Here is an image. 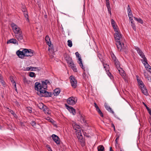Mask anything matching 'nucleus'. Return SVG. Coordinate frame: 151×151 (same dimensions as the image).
Wrapping results in <instances>:
<instances>
[{"label": "nucleus", "mask_w": 151, "mask_h": 151, "mask_svg": "<svg viewBox=\"0 0 151 151\" xmlns=\"http://www.w3.org/2000/svg\"><path fill=\"white\" fill-rule=\"evenodd\" d=\"M134 49L136 50L137 53L141 58L143 57H145V55L144 54V53L139 48L137 47H135Z\"/></svg>", "instance_id": "2eb2a0df"}, {"label": "nucleus", "mask_w": 151, "mask_h": 151, "mask_svg": "<svg viewBox=\"0 0 151 151\" xmlns=\"http://www.w3.org/2000/svg\"><path fill=\"white\" fill-rule=\"evenodd\" d=\"M7 109H9L8 111L11 113V114H12L14 117H15V116H16V114H15L14 112L13 111L11 110L10 109H9L8 108Z\"/></svg>", "instance_id": "4c0bfd02"}, {"label": "nucleus", "mask_w": 151, "mask_h": 151, "mask_svg": "<svg viewBox=\"0 0 151 151\" xmlns=\"http://www.w3.org/2000/svg\"><path fill=\"white\" fill-rule=\"evenodd\" d=\"M12 43L13 44H17L18 43V41L16 39L12 38L10 39L7 42V44Z\"/></svg>", "instance_id": "a211bd4d"}, {"label": "nucleus", "mask_w": 151, "mask_h": 151, "mask_svg": "<svg viewBox=\"0 0 151 151\" xmlns=\"http://www.w3.org/2000/svg\"><path fill=\"white\" fill-rule=\"evenodd\" d=\"M15 104L18 107H19L20 106V104L17 101H16L14 102Z\"/></svg>", "instance_id": "a18cd8bd"}, {"label": "nucleus", "mask_w": 151, "mask_h": 151, "mask_svg": "<svg viewBox=\"0 0 151 151\" xmlns=\"http://www.w3.org/2000/svg\"><path fill=\"white\" fill-rule=\"evenodd\" d=\"M149 72L151 73V67L149 68Z\"/></svg>", "instance_id": "774afa93"}, {"label": "nucleus", "mask_w": 151, "mask_h": 151, "mask_svg": "<svg viewBox=\"0 0 151 151\" xmlns=\"http://www.w3.org/2000/svg\"><path fill=\"white\" fill-rule=\"evenodd\" d=\"M26 69L27 70V71L31 70L35 71L36 70H40V69L36 67H32V66L26 68Z\"/></svg>", "instance_id": "f3484780"}, {"label": "nucleus", "mask_w": 151, "mask_h": 151, "mask_svg": "<svg viewBox=\"0 0 151 151\" xmlns=\"http://www.w3.org/2000/svg\"><path fill=\"white\" fill-rule=\"evenodd\" d=\"M77 137L79 141L81 142V145L82 146L84 145V144L83 143V136L81 134H80V135L77 136Z\"/></svg>", "instance_id": "412c9836"}, {"label": "nucleus", "mask_w": 151, "mask_h": 151, "mask_svg": "<svg viewBox=\"0 0 151 151\" xmlns=\"http://www.w3.org/2000/svg\"><path fill=\"white\" fill-rule=\"evenodd\" d=\"M106 74H107L108 76L109 77H111V73L109 72V70L107 71H106Z\"/></svg>", "instance_id": "864d4df0"}, {"label": "nucleus", "mask_w": 151, "mask_h": 151, "mask_svg": "<svg viewBox=\"0 0 151 151\" xmlns=\"http://www.w3.org/2000/svg\"><path fill=\"white\" fill-rule=\"evenodd\" d=\"M103 66L104 68L105 69V70L106 71H109V65L107 64H103Z\"/></svg>", "instance_id": "473e14b6"}, {"label": "nucleus", "mask_w": 151, "mask_h": 151, "mask_svg": "<svg viewBox=\"0 0 151 151\" xmlns=\"http://www.w3.org/2000/svg\"><path fill=\"white\" fill-rule=\"evenodd\" d=\"M142 93L145 95H148V93L147 89H146L145 85L143 86H142L140 87Z\"/></svg>", "instance_id": "dca6fc26"}, {"label": "nucleus", "mask_w": 151, "mask_h": 151, "mask_svg": "<svg viewBox=\"0 0 151 151\" xmlns=\"http://www.w3.org/2000/svg\"><path fill=\"white\" fill-rule=\"evenodd\" d=\"M147 79L149 81L151 82V77L150 76Z\"/></svg>", "instance_id": "e2e57ef3"}, {"label": "nucleus", "mask_w": 151, "mask_h": 151, "mask_svg": "<svg viewBox=\"0 0 151 151\" xmlns=\"http://www.w3.org/2000/svg\"><path fill=\"white\" fill-rule=\"evenodd\" d=\"M131 21V26L132 28L135 31L136 30V26L134 23V22L132 20H130Z\"/></svg>", "instance_id": "393cba45"}, {"label": "nucleus", "mask_w": 151, "mask_h": 151, "mask_svg": "<svg viewBox=\"0 0 151 151\" xmlns=\"http://www.w3.org/2000/svg\"><path fill=\"white\" fill-rule=\"evenodd\" d=\"M52 137L53 141L57 145L60 144V139L58 136L55 134H53L52 135Z\"/></svg>", "instance_id": "f8f14e48"}, {"label": "nucleus", "mask_w": 151, "mask_h": 151, "mask_svg": "<svg viewBox=\"0 0 151 151\" xmlns=\"http://www.w3.org/2000/svg\"><path fill=\"white\" fill-rule=\"evenodd\" d=\"M11 26L14 35L22 32L20 28L15 24L14 23L12 24Z\"/></svg>", "instance_id": "20e7f679"}, {"label": "nucleus", "mask_w": 151, "mask_h": 151, "mask_svg": "<svg viewBox=\"0 0 151 151\" xmlns=\"http://www.w3.org/2000/svg\"><path fill=\"white\" fill-rule=\"evenodd\" d=\"M98 57H99V58L100 59V60H101V59L102 58V55L100 54H98Z\"/></svg>", "instance_id": "13d9d810"}, {"label": "nucleus", "mask_w": 151, "mask_h": 151, "mask_svg": "<svg viewBox=\"0 0 151 151\" xmlns=\"http://www.w3.org/2000/svg\"><path fill=\"white\" fill-rule=\"evenodd\" d=\"M27 109L28 111L29 112L31 113L32 112V108L30 107H27Z\"/></svg>", "instance_id": "c03bdc74"}, {"label": "nucleus", "mask_w": 151, "mask_h": 151, "mask_svg": "<svg viewBox=\"0 0 151 151\" xmlns=\"http://www.w3.org/2000/svg\"><path fill=\"white\" fill-rule=\"evenodd\" d=\"M48 108H47V107L45 105L43 108V109H42V110L44 112Z\"/></svg>", "instance_id": "6e6d98bb"}, {"label": "nucleus", "mask_w": 151, "mask_h": 151, "mask_svg": "<svg viewBox=\"0 0 151 151\" xmlns=\"http://www.w3.org/2000/svg\"><path fill=\"white\" fill-rule=\"evenodd\" d=\"M45 105H44L42 103H40L38 105V106L39 108L41 109H43V108L44 106Z\"/></svg>", "instance_id": "58836bf2"}, {"label": "nucleus", "mask_w": 151, "mask_h": 151, "mask_svg": "<svg viewBox=\"0 0 151 151\" xmlns=\"http://www.w3.org/2000/svg\"><path fill=\"white\" fill-rule=\"evenodd\" d=\"M117 69L118 70L120 75L122 76L124 80L126 81V79H125L126 74L124 71L121 67Z\"/></svg>", "instance_id": "4468645a"}, {"label": "nucleus", "mask_w": 151, "mask_h": 151, "mask_svg": "<svg viewBox=\"0 0 151 151\" xmlns=\"http://www.w3.org/2000/svg\"><path fill=\"white\" fill-rule=\"evenodd\" d=\"M131 12H132V11L130 7V6L129 5H128L127 7V12L128 13H129Z\"/></svg>", "instance_id": "09e8293b"}, {"label": "nucleus", "mask_w": 151, "mask_h": 151, "mask_svg": "<svg viewBox=\"0 0 151 151\" xmlns=\"http://www.w3.org/2000/svg\"><path fill=\"white\" fill-rule=\"evenodd\" d=\"M83 73V78L85 79V81H87L88 79L89 76V74L88 70H86L84 69L85 68L84 67Z\"/></svg>", "instance_id": "9b49d317"}, {"label": "nucleus", "mask_w": 151, "mask_h": 151, "mask_svg": "<svg viewBox=\"0 0 151 151\" xmlns=\"http://www.w3.org/2000/svg\"><path fill=\"white\" fill-rule=\"evenodd\" d=\"M105 108L108 111L112 113L113 114L114 113V112L111 109V108H110L109 106L107 105V104H105Z\"/></svg>", "instance_id": "b1692460"}, {"label": "nucleus", "mask_w": 151, "mask_h": 151, "mask_svg": "<svg viewBox=\"0 0 151 151\" xmlns=\"http://www.w3.org/2000/svg\"><path fill=\"white\" fill-rule=\"evenodd\" d=\"M43 82L45 83H46V85H47V83H50V82H49V81L48 80H45V81H42V85H41L40 84V87H42V84H43Z\"/></svg>", "instance_id": "79ce46f5"}, {"label": "nucleus", "mask_w": 151, "mask_h": 151, "mask_svg": "<svg viewBox=\"0 0 151 151\" xmlns=\"http://www.w3.org/2000/svg\"><path fill=\"white\" fill-rule=\"evenodd\" d=\"M146 109L148 111L149 114L150 115H151V109H149V108L147 106H146Z\"/></svg>", "instance_id": "a19ab883"}, {"label": "nucleus", "mask_w": 151, "mask_h": 151, "mask_svg": "<svg viewBox=\"0 0 151 151\" xmlns=\"http://www.w3.org/2000/svg\"><path fill=\"white\" fill-rule=\"evenodd\" d=\"M77 98L76 97L71 96L68 99L67 102L69 105H73L77 103Z\"/></svg>", "instance_id": "7ed1b4c3"}, {"label": "nucleus", "mask_w": 151, "mask_h": 151, "mask_svg": "<svg viewBox=\"0 0 151 151\" xmlns=\"http://www.w3.org/2000/svg\"><path fill=\"white\" fill-rule=\"evenodd\" d=\"M66 60L67 61V63L69 64L70 66L73 70V71L75 72H77V69L75 65L73 63V61L71 60H70V59L69 60H68L67 59H66Z\"/></svg>", "instance_id": "6e6552de"}, {"label": "nucleus", "mask_w": 151, "mask_h": 151, "mask_svg": "<svg viewBox=\"0 0 151 151\" xmlns=\"http://www.w3.org/2000/svg\"><path fill=\"white\" fill-rule=\"evenodd\" d=\"M137 81L140 88L144 86V85L143 82L140 79H137Z\"/></svg>", "instance_id": "a878e982"}, {"label": "nucleus", "mask_w": 151, "mask_h": 151, "mask_svg": "<svg viewBox=\"0 0 151 151\" xmlns=\"http://www.w3.org/2000/svg\"><path fill=\"white\" fill-rule=\"evenodd\" d=\"M66 108L68 110L70 113H72L73 115L76 114V111L75 109L72 106H69L66 104H65Z\"/></svg>", "instance_id": "ddd939ff"}, {"label": "nucleus", "mask_w": 151, "mask_h": 151, "mask_svg": "<svg viewBox=\"0 0 151 151\" xmlns=\"http://www.w3.org/2000/svg\"><path fill=\"white\" fill-rule=\"evenodd\" d=\"M66 59H67L68 60H69L70 59V60H72L71 58H70L69 56H68V57H66L65 58V60H66Z\"/></svg>", "instance_id": "052dcab7"}, {"label": "nucleus", "mask_w": 151, "mask_h": 151, "mask_svg": "<svg viewBox=\"0 0 151 151\" xmlns=\"http://www.w3.org/2000/svg\"><path fill=\"white\" fill-rule=\"evenodd\" d=\"M97 108L96 109V111H98L99 114L100 115V116L103 117H104V115L102 113V112L101 111V110L98 107H97Z\"/></svg>", "instance_id": "c85d7f7f"}, {"label": "nucleus", "mask_w": 151, "mask_h": 151, "mask_svg": "<svg viewBox=\"0 0 151 151\" xmlns=\"http://www.w3.org/2000/svg\"><path fill=\"white\" fill-rule=\"evenodd\" d=\"M144 74L145 78L147 79L150 77L149 75L146 72H145Z\"/></svg>", "instance_id": "3c124183"}, {"label": "nucleus", "mask_w": 151, "mask_h": 151, "mask_svg": "<svg viewBox=\"0 0 151 151\" xmlns=\"http://www.w3.org/2000/svg\"><path fill=\"white\" fill-rule=\"evenodd\" d=\"M114 62L115 63V66L117 69H118L119 68H120V63L119 61L117 59L114 60Z\"/></svg>", "instance_id": "4be33fe9"}, {"label": "nucleus", "mask_w": 151, "mask_h": 151, "mask_svg": "<svg viewBox=\"0 0 151 151\" xmlns=\"http://www.w3.org/2000/svg\"><path fill=\"white\" fill-rule=\"evenodd\" d=\"M22 11L23 12L24 17L26 19L27 21L29 22V16L27 10L26 9H24V10H23Z\"/></svg>", "instance_id": "aec40b11"}, {"label": "nucleus", "mask_w": 151, "mask_h": 151, "mask_svg": "<svg viewBox=\"0 0 151 151\" xmlns=\"http://www.w3.org/2000/svg\"><path fill=\"white\" fill-rule=\"evenodd\" d=\"M128 14L129 20H132V17L133 15L132 13V12L128 13Z\"/></svg>", "instance_id": "f704fd0d"}, {"label": "nucleus", "mask_w": 151, "mask_h": 151, "mask_svg": "<svg viewBox=\"0 0 151 151\" xmlns=\"http://www.w3.org/2000/svg\"><path fill=\"white\" fill-rule=\"evenodd\" d=\"M134 19L136 20L138 22L142 24L143 23V21L142 20V19L140 18H138L136 17H134Z\"/></svg>", "instance_id": "bb28decb"}, {"label": "nucleus", "mask_w": 151, "mask_h": 151, "mask_svg": "<svg viewBox=\"0 0 151 151\" xmlns=\"http://www.w3.org/2000/svg\"><path fill=\"white\" fill-rule=\"evenodd\" d=\"M70 79L71 86L73 88H76L77 86V81L75 78L72 75L70 76Z\"/></svg>", "instance_id": "39448f33"}, {"label": "nucleus", "mask_w": 151, "mask_h": 151, "mask_svg": "<svg viewBox=\"0 0 151 151\" xmlns=\"http://www.w3.org/2000/svg\"><path fill=\"white\" fill-rule=\"evenodd\" d=\"M111 126L112 127H113L114 130H115V126L113 124H111Z\"/></svg>", "instance_id": "0e129e2a"}, {"label": "nucleus", "mask_w": 151, "mask_h": 151, "mask_svg": "<svg viewBox=\"0 0 151 151\" xmlns=\"http://www.w3.org/2000/svg\"><path fill=\"white\" fill-rule=\"evenodd\" d=\"M75 54L76 57L78 58V63L79 64L80 66L81 67V68L82 69H84V67L83 64L81 57L80 55L79 54L78 52H76Z\"/></svg>", "instance_id": "1a4fd4ad"}, {"label": "nucleus", "mask_w": 151, "mask_h": 151, "mask_svg": "<svg viewBox=\"0 0 151 151\" xmlns=\"http://www.w3.org/2000/svg\"><path fill=\"white\" fill-rule=\"evenodd\" d=\"M115 33L114 34V37L116 42V45L118 50L122 51L126 48V46H124V39L122 38V35L119 29L117 28V26L115 24L112 26Z\"/></svg>", "instance_id": "f257e3e1"}, {"label": "nucleus", "mask_w": 151, "mask_h": 151, "mask_svg": "<svg viewBox=\"0 0 151 151\" xmlns=\"http://www.w3.org/2000/svg\"><path fill=\"white\" fill-rule=\"evenodd\" d=\"M106 6L107 8H110V3L109 1L106 2Z\"/></svg>", "instance_id": "8fccbe9b"}, {"label": "nucleus", "mask_w": 151, "mask_h": 151, "mask_svg": "<svg viewBox=\"0 0 151 151\" xmlns=\"http://www.w3.org/2000/svg\"><path fill=\"white\" fill-rule=\"evenodd\" d=\"M120 135H121L120 134H119L116 135V137H117L116 138L119 139V137L120 136Z\"/></svg>", "instance_id": "680f3d73"}, {"label": "nucleus", "mask_w": 151, "mask_h": 151, "mask_svg": "<svg viewBox=\"0 0 151 151\" xmlns=\"http://www.w3.org/2000/svg\"><path fill=\"white\" fill-rule=\"evenodd\" d=\"M47 120H50L51 122H52L51 120H52V119H51V118H50V117H47Z\"/></svg>", "instance_id": "69168bd1"}, {"label": "nucleus", "mask_w": 151, "mask_h": 151, "mask_svg": "<svg viewBox=\"0 0 151 151\" xmlns=\"http://www.w3.org/2000/svg\"><path fill=\"white\" fill-rule=\"evenodd\" d=\"M118 139L116 138V139L115 140V146H117V145L118 144V141L117 140Z\"/></svg>", "instance_id": "bf43d9fd"}, {"label": "nucleus", "mask_w": 151, "mask_h": 151, "mask_svg": "<svg viewBox=\"0 0 151 151\" xmlns=\"http://www.w3.org/2000/svg\"><path fill=\"white\" fill-rule=\"evenodd\" d=\"M145 68H148L149 69V68H150V66L149 65V64L147 63V64H146L145 65H144Z\"/></svg>", "instance_id": "603ef678"}, {"label": "nucleus", "mask_w": 151, "mask_h": 151, "mask_svg": "<svg viewBox=\"0 0 151 151\" xmlns=\"http://www.w3.org/2000/svg\"><path fill=\"white\" fill-rule=\"evenodd\" d=\"M111 24L112 26L114 25H115L116 24L115 22L113 19H111Z\"/></svg>", "instance_id": "de8ad7c7"}, {"label": "nucleus", "mask_w": 151, "mask_h": 151, "mask_svg": "<svg viewBox=\"0 0 151 151\" xmlns=\"http://www.w3.org/2000/svg\"><path fill=\"white\" fill-rule=\"evenodd\" d=\"M15 37L19 42L24 40V36L22 32L14 35Z\"/></svg>", "instance_id": "9d476101"}, {"label": "nucleus", "mask_w": 151, "mask_h": 151, "mask_svg": "<svg viewBox=\"0 0 151 151\" xmlns=\"http://www.w3.org/2000/svg\"><path fill=\"white\" fill-rule=\"evenodd\" d=\"M23 82L25 83H28V81L27 79L26 78L24 77L23 78Z\"/></svg>", "instance_id": "37998d69"}, {"label": "nucleus", "mask_w": 151, "mask_h": 151, "mask_svg": "<svg viewBox=\"0 0 151 151\" xmlns=\"http://www.w3.org/2000/svg\"><path fill=\"white\" fill-rule=\"evenodd\" d=\"M95 106L96 108V109H97V107H98L96 104V103H94Z\"/></svg>", "instance_id": "338daca9"}, {"label": "nucleus", "mask_w": 151, "mask_h": 151, "mask_svg": "<svg viewBox=\"0 0 151 151\" xmlns=\"http://www.w3.org/2000/svg\"><path fill=\"white\" fill-rule=\"evenodd\" d=\"M32 125V126L35 128H36V125L35 122L34 121H32L30 123Z\"/></svg>", "instance_id": "72a5a7b5"}, {"label": "nucleus", "mask_w": 151, "mask_h": 151, "mask_svg": "<svg viewBox=\"0 0 151 151\" xmlns=\"http://www.w3.org/2000/svg\"><path fill=\"white\" fill-rule=\"evenodd\" d=\"M24 50L25 54V56L26 57H32L33 56L34 54V50L30 49H24Z\"/></svg>", "instance_id": "423d86ee"}, {"label": "nucleus", "mask_w": 151, "mask_h": 151, "mask_svg": "<svg viewBox=\"0 0 151 151\" xmlns=\"http://www.w3.org/2000/svg\"><path fill=\"white\" fill-rule=\"evenodd\" d=\"M45 40L47 44L49 46L51 45V42L49 37L47 35L45 37Z\"/></svg>", "instance_id": "6ab92c4d"}, {"label": "nucleus", "mask_w": 151, "mask_h": 151, "mask_svg": "<svg viewBox=\"0 0 151 151\" xmlns=\"http://www.w3.org/2000/svg\"><path fill=\"white\" fill-rule=\"evenodd\" d=\"M24 51V49L22 50L20 49L16 52V54L19 58L23 59L25 57Z\"/></svg>", "instance_id": "0eeeda50"}, {"label": "nucleus", "mask_w": 151, "mask_h": 151, "mask_svg": "<svg viewBox=\"0 0 151 151\" xmlns=\"http://www.w3.org/2000/svg\"><path fill=\"white\" fill-rule=\"evenodd\" d=\"M10 80L12 83L13 85L14 86V88L15 89V90L17 91L16 83L15 81L12 78H10Z\"/></svg>", "instance_id": "cd10ccee"}, {"label": "nucleus", "mask_w": 151, "mask_h": 151, "mask_svg": "<svg viewBox=\"0 0 151 151\" xmlns=\"http://www.w3.org/2000/svg\"><path fill=\"white\" fill-rule=\"evenodd\" d=\"M80 120L83 122L85 123L86 122V121L85 119L84 116L82 115H81L80 116Z\"/></svg>", "instance_id": "2f4dec72"}, {"label": "nucleus", "mask_w": 151, "mask_h": 151, "mask_svg": "<svg viewBox=\"0 0 151 151\" xmlns=\"http://www.w3.org/2000/svg\"><path fill=\"white\" fill-rule=\"evenodd\" d=\"M29 76L32 78L35 77L36 76L35 73L33 72H30L29 74Z\"/></svg>", "instance_id": "c9c22d12"}, {"label": "nucleus", "mask_w": 151, "mask_h": 151, "mask_svg": "<svg viewBox=\"0 0 151 151\" xmlns=\"http://www.w3.org/2000/svg\"><path fill=\"white\" fill-rule=\"evenodd\" d=\"M67 42L68 43V46L70 47H71L72 46V43L71 41L70 40H68V41Z\"/></svg>", "instance_id": "e433bc0d"}, {"label": "nucleus", "mask_w": 151, "mask_h": 151, "mask_svg": "<svg viewBox=\"0 0 151 151\" xmlns=\"http://www.w3.org/2000/svg\"><path fill=\"white\" fill-rule=\"evenodd\" d=\"M111 57L113 61H114V60H116L117 59L116 58V57L113 54L111 55Z\"/></svg>", "instance_id": "49530a36"}, {"label": "nucleus", "mask_w": 151, "mask_h": 151, "mask_svg": "<svg viewBox=\"0 0 151 151\" xmlns=\"http://www.w3.org/2000/svg\"><path fill=\"white\" fill-rule=\"evenodd\" d=\"M98 151H103L104 148L103 145H99L97 147Z\"/></svg>", "instance_id": "7c9ffc66"}, {"label": "nucleus", "mask_w": 151, "mask_h": 151, "mask_svg": "<svg viewBox=\"0 0 151 151\" xmlns=\"http://www.w3.org/2000/svg\"><path fill=\"white\" fill-rule=\"evenodd\" d=\"M73 127L74 129L76 131H77L78 129H79L80 127L79 125H75Z\"/></svg>", "instance_id": "ea45409f"}, {"label": "nucleus", "mask_w": 151, "mask_h": 151, "mask_svg": "<svg viewBox=\"0 0 151 151\" xmlns=\"http://www.w3.org/2000/svg\"><path fill=\"white\" fill-rule=\"evenodd\" d=\"M35 90L39 91L37 94L40 96L50 97L52 95V93L46 91L47 88V85L45 83L42 84V87H40V83L37 82L35 84Z\"/></svg>", "instance_id": "f03ea898"}, {"label": "nucleus", "mask_w": 151, "mask_h": 151, "mask_svg": "<svg viewBox=\"0 0 151 151\" xmlns=\"http://www.w3.org/2000/svg\"><path fill=\"white\" fill-rule=\"evenodd\" d=\"M143 59L142 60V61L144 65H145L146 64H147V58L145 57V56L144 57H142Z\"/></svg>", "instance_id": "c756f323"}, {"label": "nucleus", "mask_w": 151, "mask_h": 151, "mask_svg": "<svg viewBox=\"0 0 151 151\" xmlns=\"http://www.w3.org/2000/svg\"><path fill=\"white\" fill-rule=\"evenodd\" d=\"M0 82L3 85H4V81L2 79V77L1 76H0Z\"/></svg>", "instance_id": "5fc2aeb1"}, {"label": "nucleus", "mask_w": 151, "mask_h": 151, "mask_svg": "<svg viewBox=\"0 0 151 151\" xmlns=\"http://www.w3.org/2000/svg\"><path fill=\"white\" fill-rule=\"evenodd\" d=\"M107 9H108V11L109 13V14L111 15V8H109V9L107 8Z\"/></svg>", "instance_id": "4d7b16f0"}, {"label": "nucleus", "mask_w": 151, "mask_h": 151, "mask_svg": "<svg viewBox=\"0 0 151 151\" xmlns=\"http://www.w3.org/2000/svg\"><path fill=\"white\" fill-rule=\"evenodd\" d=\"M60 92V90L59 88L55 89L54 91L53 94L54 96L58 95Z\"/></svg>", "instance_id": "5701e85b"}]
</instances>
